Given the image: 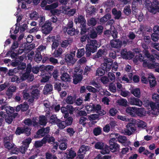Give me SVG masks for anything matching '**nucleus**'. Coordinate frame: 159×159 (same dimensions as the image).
<instances>
[{
	"label": "nucleus",
	"mask_w": 159,
	"mask_h": 159,
	"mask_svg": "<svg viewBox=\"0 0 159 159\" xmlns=\"http://www.w3.org/2000/svg\"><path fill=\"white\" fill-rule=\"evenodd\" d=\"M145 102L144 103V105L145 107H148L149 105L151 108V110L147 111H145L143 108L136 107V115L142 117L145 116L147 114H152L154 115L159 114V103H154L152 102H150L148 100Z\"/></svg>",
	"instance_id": "obj_1"
},
{
	"label": "nucleus",
	"mask_w": 159,
	"mask_h": 159,
	"mask_svg": "<svg viewBox=\"0 0 159 159\" xmlns=\"http://www.w3.org/2000/svg\"><path fill=\"white\" fill-rule=\"evenodd\" d=\"M142 2L143 3L148 11L152 13L155 14L157 12H159V2L157 1H155L153 3L147 0H134L132 3V9L133 10H135L136 5Z\"/></svg>",
	"instance_id": "obj_2"
},
{
	"label": "nucleus",
	"mask_w": 159,
	"mask_h": 159,
	"mask_svg": "<svg viewBox=\"0 0 159 159\" xmlns=\"http://www.w3.org/2000/svg\"><path fill=\"white\" fill-rule=\"evenodd\" d=\"M101 44L99 43H98L96 40H92L90 42H89L86 47V54L88 56H89L91 52H94L97 48L100 47Z\"/></svg>",
	"instance_id": "obj_3"
},
{
	"label": "nucleus",
	"mask_w": 159,
	"mask_h": 159,
	"mask_svg": "<svg viewBox=\"0 0 159 159\" xmlns=\"http://www.w3.org/2000/svg\"><path fill=\"white\" fill-rule=\"evenodd\" d=\"M7 115H6L5 118L6 121L8 124H11L13 120L17 115V113L13 114L14 112V108L10 106H7L4 108Z\"/></svg>",
	"instance_id": "obj_4"
},
{
	"label": "nucleus",
	"mask_w": 159,
	"mask_h": 159,
	"mask_svg": "<svg viewBox=\"0 0 159 159\" xmlns=\"http://www.w3.org/2000/svg\"><path fill=\"white\" fill-rule=\"evenodd\" d=\"M128 122L129 123L126 125V129L124 130V133L125 134L130 135L136 130L134 126L135 120L132 118H130Z\"/></svg>",
	"instance_id": "obj_5"
},
{
	"label": "nucleus",
	"mask_w": 159,
	"mask_h": 159,
	"mask_svg": "<svg viewBox=\"0 0 159 159\" xmlns=\"http://www.w3.org/2000/svg\"><path fill=\"white\" fill-rule=\"evenodd\" d=\"M31 66L29 64L27 65L26 68V72L22 75L21 76V80L19 79L17 76H14L11 79L12 82H16L17 83H20L21 80H24L26 79L29 77V73L31 72Z\"/></svg>",
	"instance_id": "obj_6"
},
{
	"label": "nucleus",
	"mask_w": 159,
	"mask_h": 159,
	"mask_svg": "<svg viewBox=\"0 0 159 159\" xmlns=\"http://www.w3.org/2000/svg\"><path fill=\"white\" fill-rule=\"evenodd\" d=\"M95 148L101 150V152L103 154L108 153L110 152L108 146L102 142H97L95 145Z\"/></svg>",
	"instance_id": "obj_7"
},
{
	"label": "nucleus",
	"mask_w": 159,
	"mask_h": 159,
	"mask_svg": "<svg viewBox=\"0 0 159 159\" xmlns=\"http://www.w3.org/2000/svg\"><path fill=\"white\" fill-rule=\"evenodd\" d=\"M143 65L144 67L149 69L156 68L155 69V71L159 73V63L157 62L152 63L149 62L148 60H144Z\"/></svg>",
	"instance_id": "obj_8"
},
{
	"label": "nucleus",
	"mask_w": 159,
	"mask_h": 159,
	"mask_svg": "<svg viewBox=\"0 0 159 159\" xmlns=\"http://www.w3.org/2000/svg\"><path fill=\"white\" fill-rule=\"evenodd\" d=\"M75 56V51L70 54H67L65 56V60L68 65H73L76 61V60L74 58Z\"/></svg>",
	"instance_id": "obj_9"
},
{
	"label": "nucleus",
	"mask_w": 159,
	"mask_h": 159,
	"mask_svg": "<svg viewBox=\"0 0 159 159\" xmlns=\"http://www.w3.org/2000/svg\"><path fill=\"white\" fill-rule=\"evenodd\" d=\"M51 25V23L50 22L46 21L45 24L42 26V33L45 34L49 33L52 29Z\"/></svg>",
	"instance_id": "obj_10"
},
{
	"label": "nucleus",
	"mask_w": 159,
	"mask_h": 159,
	"mask_svg": "<svg viewBox=\"0 0 159 159\" xmlns=\"http://www.w3.org/2000/svg\"><path fill=\"white\" fill-rule=\"evenodd\" d=\"M140 52V50L138 49H135L134 50V52L135 53L134 54H136V56L134 59V62L135 63H137L138 61H144V60H143L144 58L143 56L141 54H139V52Z\"/></svg>",
	"instance_id": "obj_11"
},
{
	"label": "nucleus",
	"mask_w": 159,
	"mask_h": 159,
	"mask_svg": "<svg viewBox=\"0 0 159 159\" xmlns=\"http://www.w3.org/2000/svg\"><path fill=\"white\" fill-rule=\"evenodd\" d=\"M129 103L132 105H136L141 107L143 104L142 101L139 98L133 97L130 98L129 100Z\"/></svg>",
	"instance_id": "obj_12"
},
{
	"label": "nucleus",
	"mask_w": 159,
	"mask_h": 159,
	"mask_svg": "<svg viewBox=\"0 0 159 159\" xmlns=\"http://www.w3.org/2000/svg\"><path fill=\"white\" fill-rule=\"evenodd\" d=\"M121 53V56L125 59H130L133 58L134 56V55L131 52H127L126 49L122 50Z\"/></svg>",
	"instance_id": "obj_13"
},
{
	"label": "nucleus",
	"mask_w": 159,
	"mask_h": 159,
	"mask_svg": "<svg viewBox=\"0 0 159 159\" xmlns=\"http://www.w3.org/2000/svg\"><path fill=\"white\" fill-rule=\"evenodd\" d=\"M93 112L97 113L100 116H102L105 115L106 112L101 109V107L99 104L93 105Z\"/></svg>",
	"instance_id": "obj_14"
},
{
	"label": "nucleus",
	"mask_w": 159,
	"mask_h": 159,
	"mask_svg": "<svg viewBox=\"0 0 159 159\" xmlns=\"http://www.w3.org/2000/svg\"><path fill=\"white\" fill-rule=\"evenodd\" d=\"M142 47L144 49L143 52L146 57L148 58H150L151 61H154L155 59L153 57V56L151 55L147 50V49L148 48V46L147 45L143 44L142 45Z\"/></svg>",
	"instance_id": "obj_15"
},
{
	"label": "nucleus",
	"mask_w": 159,
	"mask_h": 159,
	"mask_svg": "<svg viewBox=\"0 0 159 159\" xmlns=\"http://www.w3.org/2000/svg\"><path fill=\"white\" fill-rule=\"evenodd\" d=\"M63 13L67 14L70 16L73 15L76 12L75 9H70L69 7H66L62 8Z\"/></svg>",
	"instance_id": "obj_16"
},
{
	"label": "nucleus",
	"mask_w": 159,
	"mask_h": 159,
	"mask_svg": "<svg viewBox=\"0 0 159 159\" xmlns=\"http://www.w3.org/2000/svg\"><path fill=\"white\" fill-rule=\"evenodd\" d=\"M148 78L150 87L155 86L156 84V81L153 74L151 73L149 74Z\"/></svg>",
	"instance_id": "obj_17"
},
{
	"label": "nucleus",
	"mask_w": 159,
	"mask_h": 159,
	"mask_svg": "<svg viewBox=\"0 0 159 159\" xmlns=\"http://www.w3.org/2000/svg\"><path fill=\"white\" fill-rule=\"evenodd\" d=\"M136 107H129L127 108L126 112L131 116L134 117L136 116Z\"/></svg>",
	"instance_id": "obj_18"
},
{
	"label": "nucleus",
	"mask_w": 159,
	"mask_h": 159,
	"mask_svg": "<svg viewBox=\"0 0 159 159\" xmlns=\"http://www.w3.org/2000/svg\"><path fill=\"white\" fill-rule=\"evenodd\" d=\"M38 119L36 118H34L31 121L30 119H27L24 121V123L30 126L32 125L35 127L37 126L38 125Z\"/></svg>",
	"instance_id": "obj_19"
},
{
	"label": "nucleus",
	"mask_w": 159,
	"mask_h": 159,
	"mask_svg": "<svg viewBox=\"0 0 159 159\" xmlns=\"http://www.w3.org/2000/svg\"><path fill=\"white\" fill-rule=\"evenodd\" d=\"M30 129L28 128L25 129L23 128L18 127L16 129V135H19L25 132H27L26 133L28 135H29L30 134Z\"/></svg>",
	"instance_id": "obj_20"
},
{
	"label": "nucleus",
	"mask_w": 159,
	"mask_h": 159,
	"mask_svg": "<svg viewBox=\"0 0 159 159\" xmlns=\"http://www.w3.org/2000/svg\"><path fill=\"white\" fill-rule=\"evenodd\" d=\"M122 42L118 39L112 40L111 41V45L112 47L118 48L122 45Z\"/></svg>",
	"instance_id": "obj_21"
},
{
	"label": "nucleus",
	"mask_w": 159,
	"mask_h": 159,
	"mask_svg": "<svg viewBox=\"0 0 159 159\" xmlns=\"http://www.w3.org/2000/svg\"><path fill=\"white\" fill-rule=\"evenodd\" d=\"M66 154V159H73L76 155V153L72 150H67Z\"/></svg>",
	"instance_id": "obj_22"
},
{
	"label": "nucleus",
	"mask_w": 159,
	"mask_h": 159,
	"mask_svg": "<svg viewBox=\"0 0 159 159\" xmlns=\"http://www.w3.org/2000/svg\"><path fill=\"white\" fill-rule=\"evenodd\" d=\"M131 93L136 97L139 98L141 95L140 90L139 89L136 88L130 90Z\"/></svg>",
	"instance_id": "obj_23"
},
{
	"label": "nucleus",
	"mask_w": 159,
	"mask_h": 159,
	"mask_svg": "<svg viewBox=\"0 0 159 159\" xmlns=\"http://www.w3.org/2000/svg\"><path fill=\"white\" fill-rule=\"evenodd\" d=\"M8 138L6 137L4 139V146L8 149H10L13 147V144L10 143L9 140H8Z\"/></svg>",
	"instance_id": "obj_24"
},
{
	"label": "nucleus",
	"mask_w": 159,
	"mask_h": 159,
	"mask_svg": "<svg viewBox=\"0 0 159 159\" xmlns=\"http://www.w3.org/2000/svg\"><path fill=\"white\" fill-rule=\"evenodd\" d=\"M75 21L76 23L78 22L80 23L81 25H84L86 24L85 20L82 16H80L77 19H75Z\"/></svg>",
	"instance_id": "obj_25"
},
{
	"label": "nucleus",
	"mask_w": 159,
	"mask_h": 159,
	"mask_svg": "<svg viewBox=\"0 0 159 159\" xmlns=\"http://www.w3.org/2000/svg\"><path fill=\"white\" fill-rule=\"evenodd\" d=\"M111 151L113 152H119L120 150L119 145L117 143H115L110 146Z\"/></svg>",
	"instance_id": "obj_26"
},
{
	"label": "nucleus",
	"mask_w": 159,
	"mask_h": 159,
	"mask_svg": "<svg viewBox=\"0 0 159 159\" xmlns=\"http://www.w3.org/2000/svg\"><path fill=\"white\" fill-rule=\"evenodd\" d=\"M58 6V2L54 3L50 5H48L46 7L44 10H51L57 7Z\"/></svg>",
	"instance_id": "obj_27"
},
{
	"label": "nucleus",
	"mask_w": 159,
	"mask_h": 159,
	"mask_svg": "<svg viewBox=\"0 0 159 159\" xmlns=\"http://www.w3.org/2000/svg\"><path fill=\"white\" fill-rule=\"evenodd\" d=\"M89 33L88 34V39L90 37L91 38H94L97 36V34L96 33L94 30L93 29H91L90 30H89Z\"/></svg>",
	"instance_id": "obj_28"
},
{
	"label": "nucleus",
	"mask_w": 159,
	"mask_h": 159,
	"mask_svg": "<svg viewBox=\"0 0 159 159\" xmlns=\"http://www.w3.org/2000/svg\"><path fill=\"white\" fill-rule=\"evenodd\" d=\"M47 141V139L44 138L41 141H37L34 143V146L37 148L40 147L44 144L46 143Z\"/></svg>",
	"instance_id": "obj_29"
},
{
	"label": "nucleus",
	"mask_w": 159,
	"mask_h": 159,
	"mask_svg": "<svg viewBox=\"0 0 159 159\" xmlns=\"http://www.w3.org/2000/svg\"><path fill=\"white\" fill-rule=\"evenodd\" d=\"M30 18L31 19L37 20L39 18L38 13L36 11L31 12L29 15Z\"/></svg>",
	"instance_id": "obj_30"
},
{
	"label": "nucleus",
	"mask_w": 159,
	"mask_h": 159,
	"mask_svg": "<svg viewBox=\"0 0 159 159\" xmlns=\"http://www.w3.org/2000/svg\"><path fill=\"white\" fill-rule=\"evenodd\" d=\"M73 22L71 20L69 21L67 25V27L64 26L63 27V31L64 33H66L68 29H70L73 28Z\"/></svg>",
	"instance_id": "obj_31"
},
{
	"label": "nucleus",
	"mask_w": 159,
	"mask_h": 159,
	"mask_svg": "<svg viewBox=\"0 0 159 159\" xmlns=\"http://www.w3.org/2000/svg\"><path fill=\"white\" fill-rule=\"evenodd\" d=\"M117 102L119 105L124 107L127 106L128 104L127 100L123 98H121L118 100Z\"/></svg>",
	"instance_id": "obj_32"
},
{
	"label": "nucleus",
	"mask_w": 159,
	"mask_h": 159,
	"mask_svg": "<svg viewBox=\"0 0 159 159\" xmlns=\"http://www.w3.org/2000/svg\"><path fill=\"white\" fill-rule=\"evenodd\" d=\"M82 79V76L80 75H75L74 77L73 82L75 84H76L80 81Z\"/></svg>",
	"instance_id": "obj_33"
},
{
	"label": "nucleus",
	"mask_w": 159,
	"mask_h": 159,
	"mask_svg": "<svg viewBox=\"0 0 159 159\" xmlns=\"http://www.w3.org/2000/svg\"><path fill=\"white\" fill-rule=\"evenodd\" d=\"M112 13L115 16V18L116 19H119L121 16V13L120 11H117V10L114 8L112 10Z\"/></svg>",
	"instance_id": "obj_34"
},
{
	"label": "nucleus",
	"mask_w": 159,
	"mask_h": 159,
	"mask_svg": "<svg viewBox=\"0 0 159 159\" xmlns=\"http://www.w3.org/2000/svg\"><path fill=\"white\" fill-rule=\"evenodd\" d=\"M89 146L83 145L80 147L78 152V153H81L83 152L85 153L86 152L89 151Z\"/></svg>",
	"instance_id": "obj_35"
},
{
	"label": "nucleus",
	"mask_w": 159,
	"mask_h": 159,
	"mask_svg": "<svg viewBox=\"0 0 159 159\" xmlns=\"http://www.w3.org/2000/svg\"><path fill=\"white\" fill-rule=\"evenodd\" d=\"M52 86L50 84H47L44 87V93L47 94L50 92L52 90Z\"/></svg>",
	"instance_id": "obj_36"
},
{
	"label": "nucleus",
	"mask_w": 159,
	"mask_h": 159,
	"mask_svg": "<svg viewBox=\"0 0 159 159\" xmlns=\"http://www.w3.org/2000/svg\"><path fill=\"white\" fill-rule=\"evenodd\" d=\"M135 123L137 125L138 127L139 128H143L146 126V123L141 120L135 121Z\"/></svg>",
	"instance_id": "obj_37"
},
{
	"label": "nucleus",
	"mask_w": 159,
	"mask_h": 159,
	"mask_svg": "<svg viewBox=\"0 0 159 159\" xmlns=\"http://www.w3.org/2000/svg\"><path fill=\"white\" fill-rule=\"evenodd\" d=\"M118 140L119 142L122 143L126 142L128 143V145H129L130 143V142L127 140L126 138L124 136H118Z\"/></svg>",
	"instance_id": "obj_38"
},
{
	"label": "nucleus",
	"mask_w": 159,
	"mask_h": 159,
	"mask_svg": "<svg viewBox=\"0 0 159 159\" xmlns=\"http://www.w3.org/2000/svg\"><path fill=\"white\" fill-rule=\"evenodd\" d=\"M57 124L59 128L61 129H64L66 126L65 122L61 121L59 120H58Z\"/></svg>",
	"instance_id": "obj_39"
},
{
	"label": "nucleus",
	"mask_w": 159,
	"mask_h": 159,
	"mask_svg": "<svg viewBox=\"0 0 159 159\" xmlns=\"http://www.w3.org/2000/svg\"><path fill=\"white\" fill-rule=\"evenodd\" d=\"M61 80L64 81H68L70 79L69 75L67 73H63L61 77Z\"/></svg>",
	"instance_id": "obj_40"
},
{
	"label": "nucleus",
	"mask_w": 159,
	"mask_h": 159,
	"mask_svg": "<svg viewBox=\"0 0 159 159\" xmlns=\"http://www.w3.org/2000/svg\"><path fill=\"white\" fill-rule=\"evenodd\" d=\"M132 74H130L129 76V78H128L126 76L124 75L122 78V80L125 82V83H130L132 79Z\"/></svg>",
	"instance_id": "obj_41"
},
{
	"label": "nucleus",
	"mask_w": 159,
	"mask_h": 159,
	"mask_svg": "<svg viewBox=\"0 0 159 159\" xmlns=\"http://www.w3.org/2000/svg\"><path fill=\"white\" fill-rule=\"evenodd\" d=\"M62 49L61 48H59L58 50L55 51L52 55L55 57H58L62 54Z\"/></svg>",
	"instance_id": "obj_42"
},
{
	"label": "nucleus",
	"mask_w": 159,
	"mask_h": 159,
	"mask_svg": "<svg viewBox=\"0 0 159 159\" xmlns=\"http://www.w3.org/2000/svg\"><path fill=\"white\" fill-rule=\"evenodd\" d=\"M47 123V119L45 116H40L39 118V123L42 125H45Z\"/></svg>",
	"instance_id": "obj_43"
},
{
	"label": "nucleus",
	"mask_w": 159,
	"mask_h": 159,
	"mask_svg": "<svg viewBox=\"0 0 159 159\" xmlns=\"http://www.w3.org/2000/svg\"><path fill=\"white\" fill-rule=\"evenodd\" d=\"M105 73V70L102 68H98L96 71V75L101 76L103 75Z\"/></svg>",
	"instance_id": "obj_44"
},
{
	"label": "nucleus",
	"mask_w": 159,
	"mask_h": 159,
	"mask_svg": "<svg viewBox=\"0 0 159 159\" xmlns=\"http://www.w3.org/2000/svg\"><path fill=\"white\" fill-rule=\"evenodd\" d=\"M16 88L14 86H11L8 89L7 91V94L8 95L11 94V93L16 91Z\"/></svg>",
	"instance_id": "obj_45"
},
{
	"label": "nucleus",
	"mask_w": 159,
	"mask_h": 159,
	"mask_svg": "<svg viewBox=\"0 0 159 159\" xmlns=\"http://www.w3.org/2000/svg\"><path fill=\"white\" fill-rule=\"evenodd\" d=\"M85 52L84 49V48L79 49L77 53V57L78 58H80L83 56Z\"/></svg>",
	"instance_id": "obj_46"
},
{
	"label": "nucleus",
	"mask_w": 159,
	"mask_h": 159,
	"mask_svg": "<svg viewBox=\"0 0 159 159\" xmlns=\"http://www.w3.org/2000/svg\"><path fill=\"white\" fill-rule=\"evenodd\" d=\"M93 105H89L85 107L86 110L88 113H90L92 111L93 112Z\"/></svg>",
	"instance_id": "obj_47"
},
{
	"label": "nucleus",
	"mask_w": 159,
	"mask_h": 159,
	"mask_svg": "<svg viewBox=\"0 0 159 159\" xmlns=\"http://www.w3.org/2000/svg\"><path fill=\"white\" fill-rule=\"evenodd\" d=\"M58 120L59 119L57 118L56 115H52L50 117V122L52 124H55L57 123Z\"/></svg>",
	"instance_id": "obj_48"
},
{
	"label": "nucleus",
	"mask_w": 159,
	"mask_h": 159,
	"mask_svg": "<svg viewBox=\"0 0 159 159\" xmlns=\"http://www.w3.org/2000/svg\"><path fill=\"white\" fill-rule=\"evenodd\" d=\"M31 94L34 98H37L39 94V91L37 89H35L32 92Z\"/></svg>",
	"instance_id": "obj_49"
},
{
	"label": "nucleus",
	"mask_w": 159,
	"mask_h": 159,
	"mask_svg": "<svg viewBox=\"0 0 159 159\" xmlns=\"http://www.w3.org/2000/svg\"><path fill=\"white\" fill-rule=\"evenodd\" d=\"M51 75H42V79L41 80V82L45 83L48 81L49 79L51 77Z\"/></svg>",
	"instance_id": "obj_50"
},
{
	"label": "nucleus",
	"mask_w": 159,
	"mask_h": 159,
	"mask_svg": "<svg viewBox=\"0 0 159 159\" xmlns=\"http://www.w3.org/2000/svg\"><path fill=\"white\" fill-rule=\"evenodd\" d=\"M34 59L36 61L39 62L42 59V57L40 53L39 52H37L35 56Z\"/></svg>",
	"instance_id": "obj_51"
},
{
	"label": "nucleus",
	"mask_w": 159,
	"mask_h": 159,
	"mask_svg": "<svg viewBox=\"0 0 159 159\" xmlns=\"http://www.w3.org/2000/svg\"><path fill=\"white\" fill-rule=\"evenodd\" d=\"M94 134L97 136L101 134V129L99 127H97L95 128L93 131Z\"/></svg>",
	"instance_id": "obj_52"
},
{
	"label": "nucleus",
	"mask_w": 159,
	"mask_h": 159,
	"mask_svg": "<svg viewBox=\"0 0 159 159\" xmlns=\"http://www.w3.org/2000/svg\"><path fill=\"white\" fill-rule=\"evenodd\" d=\"M98 118V115L96 114H92L88 117V119L91 121L97 120Z\"/></svg>",
	"instance_id": "obj_53"
},
{
	"label": "nucleus",
	"mask_w": 159,
	"mask_h": 159,
	"mask_svg": "<svg viewBox=\"0 0 159 159\" xmlns=\"http://www.w3.org/2000/svg\"><path fill=\"white\" fill-rule=\"evenodd\" d=\"M96 24V21L95 19L91 18L88 22V24L89 26L95 25Z\"/></svg>",
	"instance_id": "obj_54"
},
{
	"label": "nucleus",
	"mask_w": 159,
	"mask_h": 159,
	"mask_svg": "<svg viewBox=\"0 0 159 159\" xmlns=\"http://www.w3.org/2000/svg\"><path fill=\"white\" fill-rule=\"evenodd\" d=\"M41 67L47 71H49L52 70L54 67L52 66L48 65L46 66H42Z\"/></svg>",
	"instance_id": "obj_55"
},
{
	"label": "nucleus",
	"mask_w": 159,
	"mask_h": 159,
	"mask_svg": "<svg viewBox=\"0 0 159 159\" xmlns=\"http://www.w3.org/2000/svg\"><path fill=\"white\" fill-rule=\"evenodd\" d=\"M129 6L125 7L124 9V13L127 15H129L131 12V10Z\"/></svg>",
	"instance_id": "obj_56"
},
{
	"label": "nucleus",
	"mask_w": 159,
	"mask_h": 159,
	"mask_svg": "<svg viewBox=\"0 0 159 159\" xmlns=\"http://www.w3.org/2000/svg\"><path fill=\"white\" fill-rule=\"evenodd\" d=\"M108 76L110 80L112 82H114L115 80V76L113 73L110 72L108 73Z\"/></svg>",
	"instance_id": "obj_57"
},
{
	"label": "nucleus",
	"mask_w": 159,
	"mask_h": 159,
	"mask_svg": "<svg viewBox=\"0 0 159 159\" xmlns=\"http://www.w3.org/2000/svg\"><path fill=\"white\" fill-rule=\"evenodd\" d=\"M74 98L71 96H69L67 98L66 101L68 104H72L74 101Z\"/></svg>",
	"instance_id": "obj_58"
},
{
	"label": "nucleus",
	"mask_w": 159,
	"mask_h": 159,
	"mask_svg": "<svg viewBox=\"0 0 159 159\" xmlns=\"http://www.w3.org/2000/svg\"><path fill=\"white\" fill-rule=\"evenodd\" d=\"M31 141V138H28L23 142V144L26 147L28 148L29 144L30 143Z\"/></svg>",
	"instance_id": "obj_59"
},
{
	"label": "nucleus",
	"mask_w": 159,
	"mask_h": 159,
	"mask_svg": "<svg viewBox=\"0 0 159 159\" xmlns=\"http://www.w3.org/2000/svg\"><path fill=\"white\" fill-rule=\"evenodd\" d=\"M61 112L65 114V115L64 116V118H66L68 116V111H67V109L66 107H62L61 109Z\"/></svg>",
	"instance_id": "obj_60"
},
{
	"label": "nucleus",
	"mask_w": 159,
	"mask_h": 159,
	"mask_svg": "<svg viewBox=\"0 0 159 159\" xmlns=\"http://www.w3.org/2000/svg\"><path fill=\"white\" fill-rule=\"evenodd\" d=\"M72 121L73 119L71 117H68L65 121L66 126L70 125L72 124Z\"/></svg>",
	"instance_id": "obj_61"
},
{
	"label": "nucleus",
	"mask_w": 159,
	"mask_h": 159,
	"mask_svg": "<svg viewBox=\"0 0 159 159\" xmlns=\"http://www.w3.org/2000/svg\"><path fill=\"white\" fill-rule=\"evenodd\" d=\"M67 143L66 142H63L60 144L59 148L60 149L62 150H65L67 148Z\"/></svg>",
	"instance_id": "obj_62"
},
{
	"label": "nucleus",
	"mask_w": 159,
	"mask_h": 159,
	"mask_svg": "<svg viewBox=\"0 0 159 159\" xmlns=\"http://www.w3.org/2000/svg\"><path fill=\"white\" fill-rule=\"evenodd\" d=\"M159 35L155 33L152 34L151 35V39L154 41H157L159 39Z\"/></svg>",
	"instance_id": "obj_63"
},
{
	"label": "nucleus",
	"mask_w": 159,
	"mask_h": 159,
	"mask_svg": "<svg viewBox=\"0 0 159 159\" xmlns=\"http://www.w3.org/2000/svg\"><path fill=\"white\" fill-rule=\"evenodd\" d=\"M27 148H28L26 147L23 144L22 147L20 148L19 151L22 154H24L27 150Z\"/></svg>",
	"instance_id": "obj_64"
}]
</instances>
